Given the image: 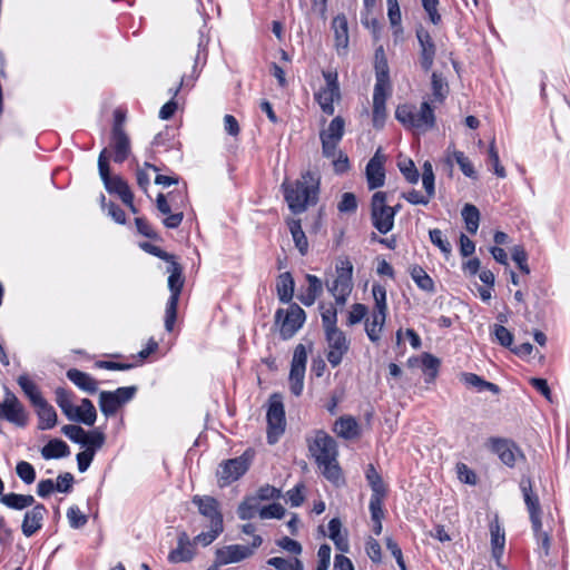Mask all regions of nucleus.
Instances as JSON below:
<instances>
[{"label": "nucleus", "instance_id": "nucleus-12", "mask_svg": "<svg viewBox=\"0 0 570 570\" xmlns=\"http://www.w3.org/2000/svg\"><path fill=\"white\" fill-rule=\"evenodd\" d=\"M323 77L326 86L315 94V99L320 104L322 110L327 115L334 114V100L340 98V88L337 82V73L324 71Z\"/></svg>", "mask_w": 570, "mask_h": 570}, {"label": "nucleus", "instance_id": "nucleus-39", "mask_svg": "<svg viewBox=\"0 0 570 570\" xmlns=\"http://www.w3.org/2000/svg\"><path fill=\"white\" fill-rule=\"evenodd\" d=\"M431 89L433 100L442 104L449 95V83L442 73L436 71L431 75Z\"/></svg>", "mask_w": 570, "mask_h": 570}, {"label": "nucleus", "instance_id": "nucleus-29", "mask_svg": "<svg viewBox=\"0 0 570 570\" xmlns=\"http://www.w3.org/2000/svg\"><path fill=\"white\" fill-rule=\"evenodd\" d=\"M295 282L289 272L282 273L277 277L276 291L278 299L284 303H291L294 295Z\"/></svg>", "mask_w": 570, "mask_h": 570}, {"label": "nucleus", "instance_id": "nucleus-18", "mask_svg": "<svg viewBox=\"0 0 570 570\" xmlns=\"http://www.w3.org/2000/svg\"><path fill=\"white\" fill-rule=\"evenodd\" d=\"M253 556V549L242 544L225 546L216 550V566L243 561Z\"/></svg>", "mask_w": 570, "mask_h": 570}, {"label": "nucleus", "instance_id": "nucleus-17", "mask_svg": "<svg viewBox=\"0 0 570 570\" xmlns=\"http://www.w3.org/2000/svg\"><path fill=\"white\" fill-rule=\"evenodd\" d=\"M385 156L381 154L379 149L374 156L368 160L365 174L367 187L370 190L380 188L385 183V170H384Z\"/></svg>", "mask_w": 570, "mask_h": 570}, {"label": "nucleus", "instance_id": "nucleus-14", "mask_svg": "<svg viewBox=\"0 0 570 570\" xmlns=\"http://www.w3.org/2000/svg\"><path fill=\"white\" fill-rule=\"evenodd\" d=\"M419 42V62L424 72H429L434 63L436 46L430 32L422 26L415 31Z\"/></svg>", "mask_w": 570, "mask_h": 570}, {"label": "nucleus", "instance_id": "nucleus-24", "mask_svg": "<svg viewBox=\"0 0 570 570\" xmlns=\"http://www.w3.org/2000/svg\"><path fill=\"white\" fill-rule=\"evenodd\" d=\"M71 416L70 421L92 426L97 419V411L89 399H82L80 406H75V412H72Z\"/></svg>", "mask_w": 570, "mask_h": 570}, {"label": "nucleus", "instance_id": "nucleus-34", "mask_svg": "<svg viewBox=\"0 0 570 570\" xmlns=\"http://www.w3.org/2000/svg\"><path fill=\"white\" fill-rule=\"evenodd\" d=\"M289 232L292 234L295 247L301 255H306L308 252V240L302 228L301 219L289 218L287 220Z\"/></svg>", "mask_w": 570, "mask_h": 570}, {"label": "nucleus", "instance_id": "nucleus-50", "mask_svg": "<svg viewBox=\"0 0 570 570\" xmlns=\"http://www.w3.org/2000/svg\"><path fill=\"white\" fill-rule=\"evenodd\" d=\"M422 184L425 189V193L429 197H434L435 187H434V173L433 167L430 161H425L422 166Z\"/></svg>", "mask_w": 570, "mask_h": 570}, {"label": "nucleus", "instance_id": "nucleus-44", "mask_svg": "<svg viewBox=\"0 0 570 570\" xmlns=\"http://www.w3.org/2000/svg\"><path fill=\"white\" fill-rule=\"evenodd\" d=\"M99 407L105 416H114L119 410L120 404L115 394L110 391H101L99 394Z\"/></svg>", "mask_w": 570, "mask_h": 570}, {"label": "nucleus", "instance_id": "nucleus-52", "mask_svg": "<svg viewBox=\"0 0 570 570\" xmlns=\"http://www.w3.org/2000/svg\"><path fill=\"white\" fill-rule=\"evenodd\" d=\"M400 171L410 184H416L420 178L419 170L416 169L413 160L404 159L397 164Z\"/></svg>", "mask_w": 570, "mask_h": 570}, {"label": "nucleus", "instance_id": "nucleus-37", "mask_svg": "<svg viewBox=\"0 0 570 570\" xmlns=\"http://www.w3.org/2000/svg\"><path fill=\"white\" fill-rule=\"evenodd\" d=\"M453 160L459 165L461 171L469 178H476V171L469 160V158L464 155L463 151L453 150L450 155V148H448L446 163L450 167H452Z\"/></svg>", "mask_w": 570, "mask_h": 570}, {"label": "nucleus", "instance_id": "nucleus-56", "mask_svg": "<svg viewBox=\"0 0 570 570\" xmlns=\"http://www.w3.org/2000/svg\"><path fill=\"white\" fill-rule=\"evenodd\" d=\"M430 240L433 245L440 248V250L445 255L449 256L452 252V246L450 242L443 237L442 230L435 228L431 229L430 233Z\"/></svg>", "mask_w": 570, "mask_h": 570}, {"label": "nucleus", "instance_id": "nucleus-32", "mask_svg": "<svg viewBox=\"0 0 570 570\" xmlns=\"http://www.w3.org/2000/svg\"><path fill=\"white\" fill-rule=\"evenodd\" d=\"M0 502L12 510H23L35 504V498L31 494L3 493Z\"/></svg>", "mask_w": 570, "mask_h": 570}, {"label": "nucleus", "instance_id": "nucleus-62", "mask_svg": "<svg viewBox=\"0 0 570 570\" xmlns=\"http://www.w3.org/2000/svg\"><path fill=\"white\" fill-rule=\"evenodd\" d=\"M512 259L517 263L520 271L524 274L530 273L528 261V254L524 248L520 245H517L512 248Z\"/></svg>", "mask_w": 570, "mask_h": 570}, {"label": "nucleus", "instance_id": "nucleus-57", "mask_svg": "<svg viewBox=\"0 0 570 570\" xmlns=\"http://www.w3.org/2000/svg\"><path fill=\"white\" fill-rule=\"evenodd\" d=\"M261 519H282L285 515V509L281 503H272L263 507L259 511Z\"/></svg>", "mask_w": 570, "mask_h": 570}, {"label": "nucleus", "instance_id": "nucleus-8", "mask_svg": "<svg viewBox=\"0 0 570 570\" xmlns=\"http://www.w3.org/2000/svg\"><path fill=\"white\" fill-rule=\"evenodd\" d=\"M386 193L376 191L371 200V220L381 233L387 234L393 228V212L386 204Z\"/></svg>", "mask_w": 570, "mask_h": 570}, {"label": "nucleus", "instance_id": "nucleus-26", "mask_svg": "<svg viewBox=\"0 0 570 570\" xmlns=\"http://www.w3.org/2000/svg\"><path fill=\"white\" fill-rule=\"evenodd\" d=\"M413 128L416 129H432L435 125L434 110L428 101L421 104L420 110H414Z\"/></svg>", "mask_w": 570, "mask_h": 570}, {"label": "nucleus", "instance_id": "nucleus-42", "mask_svg": "<svg viewBox=\"0 0 570 570\" xmlns=\"http://www.w3.org/2000/svg\"><path fill=\"white\" fill-rule=\"evenodd\" d=\"M55 395L56 403L61 409L62 413L68 420L72 419L71 414L75 412V405L72 404L73 393L65 387H57Z\"/></svg>", "mask_w": 570, "mask_h": 570}, {"label": "nucleus", "instance_id": "nucleus-54", "mask_svg": "<svg viewBox=\"0 0 570 570\" xmlns=\"http://www.w3.org/2000/svg\"><path fill=\"white\" fill-rule=\"evenodd\" d=\"M209 528H210L209 531L202 532L193 539V541H191L193 546L194 544H202L204 547L209 546L224 531V527L209 525Z\"/></svg>", "mask_w": 570, "mask_h": 570}, {"label": "nucleus", "instance_id": "nucleus-64", "mask_svg": "<svg viewBox=\"0 0 570 570\" xmlns=\"http://www.w3.org/2000/svg\"><path fill=\"white\" fill-rule=\"evenodd\" d=\"M75 478L70 472L60 473L57 478L55 489L61 493H69L72 490Z\"/></svg>", "mask_w": 570, "mask_h": 570}, {"label": "nucleus", "instance_id": "nucleus-48", "mask_svg": "<svg viewBox=\"0 0 570 570\" xmlns=\"http://www.w3.org/2000/svg\"><path fill=\"white\" fill-rule=\"evenodd\" d=\"M267 564L277 570H303V563L299 559L287 560L281 557H273L267 560Z\"/></svg>", "mask_w": 570, "mask_h": 570}, {"label": "nucleus", "instance_id": "nucleus-5", "mask_svg": "<svg viewBox=\"0 0 570 570\" xmlns=\"http://www.w3.org/2000/svg\"><path fill=\"white\" fill-rule=\"evenodd\" d=\"M372 294L375 301V307L372 314V321L367 320L365 324V331L368 338L376 343L380 340V333L385 324L386 314H387V304H386V289L381 284H373Z\"/></svg>", "mask_w": 570, "mask_h": 570}, {"label": "nucleus", "instance_id": "nucleus-43", "mask_svg": "<svg viewBox=\"0 0 570 570\" xmlns=\"http://www.w3.org/2000/svg\"><path fill=\"white\" fill-rule=\"evenodd\" d=\"M365 476L371 487L372 494L386 495L387 489L381 474L376 471L373 464H368L365 471Z\"/></svg>", "mask_w": 570, "mask_h": 570}, {"label": "nucleus", "instance_id": "nucleus-63", "mask_svg": "<svg viewBox=\"0 0 570 570\" xmlns=\"http://www.w3.org/2000/svg\"><path fill=\"white\" fill-rule=\"evenodd\" d=\"M341 213H355L357 209L356 196L353 193H344L337 205Z\"/></svg>", "mask_w": 570, "mask_h": 570}, {"label": "nucleus", "instance_id": "nucleus-9", "mask_svg": "<svg viewBox=\"0 0 570 570\" xmlns=\"http://www.w3.org/2000/svg\"><path fill=\"white\" fill-rule=\"evenodd\" d=\"M266 417L268 424L267 440L269 444H274L278 436L284 433L286 424L283 399L279 394L271 395Z\"/></svg>", "mask_w": 570, "mask_h": 570}, {"label": "nucleus", "instance_id": "nucleus-41", "mask_svg": "<svg viewBox=\"0 0 570 570\" xmlns=\"http://www.w3.org/2000/svg\"><path fill=\"white\" fill-rule=\"evenodd\" d=\"M17 382L33 406L45 399L37 384L27 374L20 375Z\"/></svg>", "mask_w": 570, "mask_h": 570}, {"label": "nucleus", "instance_id": "nucleus-40", "mask_svg": "<svg viewBox=\"0 0 570 570\" xmlns=\"http://www.w3.org/2000/svg\"><path fill=\"white\" fill-rule=\"evenodd\" d=\"M410 275L419 288L428 293L435 291L434 282L430 275L420 265H413L410 268Z\"/></svg>", "mask_w": 570, "mask_h": 570}, {"label": "nucleus", "instance_id": "nucleus-47", "mask_svg": "<svg viewBox=\"0 0 570 570\" xmlns=\"http://www.w3.org/2000/svg\"><path fill=\"white\" fill-rule=\"evenodd\" d=\"M258 511V501L257 498L249 497L246 498L237 509V514L240 520H250L255 517Z\"/></svg>", "mask_w": 570, "mask_h": 570}, {"label": "nucleus", "instance_id": "nucleus-20", "mask_svg": "<svg viewBox=\"0 0 570 570\" xmlns=\"http://www.w3.org/2000/svg\"><path fill=\"white\" fill-rule=\"evenodd\" d=\"M47 512L48 511L42 503H37L32 505L30 511L24 513L21 530L27 538L32 537L42 528V522Z\"/></svg>", "mask_w": 570, "mask_h": 570}, {"label": "nucleus", "instance_id": "nucleus-7", "mask_svg": "<svg viewBox=\"0 0 570 570\" xmlns=\"http://www.w3.org/2000/svg\"><path fill=\"white\" fill-rule=\"evenodd\" d=\"M306 442L316 463L333 460L338 455L336 441L324 430L315 431L314 436L307 438Z\"/></svg>", "mask_w": 570, "mask_h": 570}, {"label": "nucleus", "instance_id": "nucleus-2", "mask_svg": "<svg viewBox=\"0 0 570 570\" xmlns=\"http://www.w3.org/2000/svg\"><path fill=\"white\" fill-rule=\"evenodd\" d=\"M168 287L170 296L166 306L165 327L171 332L177 317V307L179 296L184 286L183 267L175 259L170 262L168 267Z\"/></svg>", "mask_w": 570, "mask_h": 570}, {"label": "nucleus", "instance_id": "nucleus-31", "mask_svg": "<svg viewBox=\"0 0 570 570\" xmlns=\"http://www.w3.org/2000/svg\"><path fill=\"white\" fill-rule=\"evenodd\" d=\"M40 452L45 460H52L68 456L70 454V449L65 441L60 439H52L41 449Z\"/></svg>", "mask_w": 570, "mask_h": 570}, {"label": "nucleus", "instance_id": "nucleus-22", "mask_svg": "<svg viewBox=\"0 0 570 570\" xmlns=\"http://www.w3.org/2000/svg\"><path fill=\"white\" fill-rule=\"evenodd\" d=\"M195 556L191 540L187 532L181 531L177 538V548L168 554V561L171 563H180L191 561Z\"/></svg>", "mask_w": 570, "mask_h": 570}, {"label": "nucleus", "instance_id": "nucleus-60", "mask_svg": "<svg viewBox=\"0 0 570 570\" xmlns=\"http://www.w3.org/2000/svg\"><path fill=\"white\" fill-rule=\"evenodd\" d=\"M385 495L372 494L370 499V512L373 521H379L384 518L383 499Z\"/></svg>", "mask_w": 570, "mask_h": 570}, {"label": "nucleus", "instance_id": "nucleus-6", "mask_svg": "<svg viewBox=\"0 0 570 570\" xmlns=\"http://www.w3.org/2000/svg\"><path fill=\"white\" fill-rule=\"evenodd\" d=\"M249 466L250 456L248 451L244 452L240 456L223 461L216 472L219 488H225L240 479L248 471Z\"/></svg>", "mask_w": 570, "mask_h": 570}, {"label": "nucleus", "instance_id": "nucleus-16", "mask_svg": "<svg viewBox=\"0 0 570 570\" xmlns=\"http://www.w3.org/2000/svg\"><path fill=\"white\" fill-rule=\"evenodd\" d=\"M325 335L330 346L327 361L333 367H336L341 364L343 356L348 351V342L345 334L338 328L327 331L325 332Z\"/></svg>", "mask_w": 570, "mask_h": 570}, {"label": "nucleus", "instance_id": "nucleus-19", "mask_svg": "<svg viewBox=\"0 0 570 570\" xmlns=\"http://www.w3.org/2000/svg\"><path fill=\"white\" fill-rule=\"evenodd\" d=\"M107 149L110 153V158L112 157L115 163H124L131 151L130 139L126 131L118 129L111 130L110 149Z\"/></svg>", "mask_w": 570, "mask_h": 570}, {"label": "nucleus", "instance_id": "nucleus-3", "mask_svg": "<svg viewBox=\"0 0 570 570\" xmlns=\"http://www.w3.org/2000/svg\"><path fill=\"white\" fill-rule=\"evenodd\" d=\"M110 153L104 148L98 157V170L105 188L110 194H117L122 203H130L132 193L128 183L120 176H111L109 167Z\"/></svg>", "mask_w": 570, "mask_h": 570}, {"label": "nucleus", "instance_id": "nucleus-61", "mask_svg": "<svg viewBox=\"0 0 570 570\" xmlns=\"http://www.w3.org/2000/svg\"><path fill=\"white\" fill-rule=\"evenodd\" d=\"M493 334L495 335L497 341L503 347H512L513 343V334L503 325L495 324L493 327Z\"/></svg>", "mask_w": 570, "mask_h": 570}, {"label": "nucleus", "instance_id": "nucleus-25", "mask_svg": "<svg viewBox=\"0 0 570 570\" xmlns=\"http://www.w3.org/2000/svg\"><path fill=\"white\" fill-rule=\"evenodd\" d=\"M36 413L39 417L40 430L52 429L57 424V412L52 405H50L46 399L35 405Z\"/></svg>", "mask_w": 570, "mask_h": 570}, {"label": "nucleus", "instance_id": "nucleus-13", "mask_svg": "<svg viewBox=\"0 0 570 570\" xmlns=\"http://www.w3.org/2000/svg\"><path fill=\"white\" fill-rule=\"evenodd\" d=\"M490 449L500 458L502 463L513 468L518 459H524L521 449L515 442L503 438H490Z\"/></svg>", "mask_w": 570, "mask_h": 570}, {"label": "nucleus", "instance_id": "nucleus-38", "mask_svg": "<svg viewBox=\"0 0 570 570\" xmlns=\"http://www.w3.org/2000/svg\"><path fill=\"white\" fill-rule=\"evenodd\" d=\"M520 489L522 491L525 505L529 514L532 512H541V507L538 495L532 490V481L530 478L523 476L520 481Z\"/></svg>", "mask_w": 570, "mask_h": 570}, {"label": "nucleus", "instance_id": "nucleus-23", "mask_svg": "<svg viewBox=\"0 0 570 570\" xmlns=\"http://www.w3.org/2000/svg\"><path fill=\"white\" fill-rule=\"evenodd\" d=\"M66 375L78 389L89 394H95L98 391L97 381L86 372L78 368H70L67 371Z\"/></svg>", "mask_w": 570, "mask_h": 570}, {"label": "nucleus", "instance_id": "nucleus-15", "mask_svg": "<svg viewBox=\"0 0 570 570\" xmlns=\"http://www.w3.org/2000/svg\"><path fill=\"white\" fill-rule=\"evenodd\" d=\"M191 502L198 508V512L209 520V525L224 527L220 505L216 498L210 495H194Z\"/></svg>", "mask_w": 570, "mask_h": 570}, {"label": "nucleus", "instance_id": "nucleus-11", "mask_svg": "<svg viewBox=\"0 0 570 570\" xmlns=\"http://www.w3.org/2000/svg\"><path fill=\"white\" fill-rule=\"evenodd\" d=\"M0 416L20 428L28 424V413L23 404L9 391L6 393L1 403Z\"/></svg>", "mask_w": 570, "mask_h": 570}, {"label": "nucleus", "instance_id": "nucleus-51", "mask_svg": "<svg viewBox=\"0 0 570 570\" xmlns=\"http://www.w3.org/2000/svg\"><path fill=\"white\" fill-rule=\"evenodd\" d=\"M422 365L424 371L429 375L426 382H432L438 375L440 360L430 353H424L422 355Z\"/></svg>", "mask_w": 570, "mask_h": 570}, {"label": "nucleus", "instance_id": "nucleus-27", "mask_svg": "<svg viewBox=\"0 0 570 570\" xmlns=\"http://www.w3.org/2000/svg\"><path fill=\"white\" fill-rule=\"evenodd\" d=\"M334 30L335 47L337 50H345L348 46V24L344 14L336 16L332 21Z\"/></svg>", "mask_w": 570, "mask_h": 570}, {"label": "nucleus", "instance_id": "nucleus-35", "mask_svg": "<svg viewBox=\"0 0 570 570\" xmlns=\"http://www.w3.org/2000/svg\"><path fill=\"white\" fill-rule=\"evenodd\" d=\"M317 465L322 468V474L327 481L336 487L344 483L342 469L337 462V458H334L333 460H326L325 462H320Z\"/></svg>", "mask_w": 570, "mask_h": 570}, {"label": "nucleus", "instance_id": "nucleus-36", "mask_svg": "<svg viewBox=\"0 0 570 570\" xmlns=\"http://www.w3.org/2000/svg\"><path fill=\"white\" fill-rule=\"evenodd\" d=\"M461 381L468 386V387H474L476 391L481 392L484 390H488L492 392L493 394L500 393V387L491 382L485 381L481 376L474 373H462L461 374Z\"/></svg>", "mask_w": 570, "mask_h": 570}, {"label": "nucleus", "instance_id": "nucleus-58", "mask_svg": "<svg viewBox=\"0 0 570 570\" xmlns=\"http://www.w3.org/2000/svg\"><path fill=\"white\" fill-rule=\"evenodd\" d=\"M67 518L70 527L73 529L82 528L88 521L87 515L83 514L77 507H70L68 509Z\"/></svg>", "mask_w": 570, "mask_h": 570}, {"label": "nucleus", "instance_id": "nucleus-1", "mask_svg": "<svg viewBox=\"0 0 570 570\" xmlns=\"http://www.w3.org/2000/svg\"><path fill=\"white\" fill-rule=\"evenodd\" d=\"M282 189L289 210L295 215L302 214L318 200L320 176L317 173L307 170L294 183L285 180Z\"/></svg>", "mask_w": 570, "mask_h": 570}, {"label": "nucleus", "instance_id": "nucleus-4", "mask_svg": "<svg viewBox=\"0 0 570 570\" xmlns=\"http://www.w3.org/2000/svg\"><path fill=\"white\" fill-rule=\"evenodd\" d=\"M305 320V311L296 303H291L287 308H278L275 313V325L279 327V335L283 340L292 338L303 326Z\"/></svg>", "mask_w": 570, "mask_h": 570}, {"label": "nucleus", "instance_id": "nucleus-10", "mask_svg": "<svg viewBox=\"0 0 570 570\" xmlns=\"http://www.w3.org/2000/svg\"><path fill=\"white\" fill-rule=\"evenodd\" d=\"M307 352L303 344H298L293 353L289 371V389L295 396H299L304 387Z\"/></svg>", "mask_w": 570, "mask_h": 570}, {"label": "nucleus", "instance_id": "nucleus-55", "mask_svg": "<svg viewBox=\"0 0 570 570\" xmlns=\"http://www.w3.org/2000/svg\"><path fill=\"white\" fill-rule=\"evenodd\" d=\"M415 108L411 105H401L395 110V118L404 126L413 128Z\"/></svg>", "mask_w": 570, "mask_h": 570}, {"label": "nucleus", "instance_id": "nucleus-46", "mask_svg": "<svg viewBox=\"0 0 570 570\" xmlns=\"http://www.w3.org/2000/svg\"><path fill=\"white\" fill-rule=\"evenodd\" d=\"M344 119L341 116H337L332 119L327 129L321 131L320 137H324L325 139H331L340 142L344 135Z\"/></svg>", "mask_w": 570, "mask_h": 570}, {"label": "nucleus", "instance_id": "nucleus-53", "mask_svg": "<svg viewBox=\"0 0 570 570\" xmlns=\"http://www.w3.org/2000/svg\"><path fill=\"white\" fill-rule=\"evenodd\" d=\"M16 473L26 484H31L36 480V470L27 461H19L16 465Z\"/></svg>", "mask_w": 570, "mask_h": 570}, {"label": "nucleus", "instance_id": "nucleus-30", "mask_svg": "<svg viewBox=\"0 0 570 570\" xmlns=\"http://www.w3.org/2000/svg\"><path fill=\"white\" fill-rule=\"evenodd\" d=\"M490 533H491V546H492V556L497 561V564L501 567V558L504 550L505 537L504 532L501 529L498 521H494L490 524Z\"/></svg>", "mask_w": 570, "mask_h": 570}, {"label": "nucleus", "instance_id": "nucleus-28", "mask_svg": "<svg viewBox=\"0 0 570 570\" xmlns=\"http://www.w3.org/2000/svg\"><path fill=\"white\" fill-rule=\"evenodd\" d=\"M374 57H375L374 69H375V78H376L375 83H381V86H389L390 69H389V63H387L384 48L382 46L376 48Z\"/></svg>", "mask_w": 570, "mask_h": 570}, {"label": "nucleus", "instance_id": "nucleus-33", "mask_svg": "<svg viewBox=\"0 0 570 570\" xmlns=\"http://www.w3.org/2000/svg\"><path fill=\"white\" fill-rule=\"evenodd\" d=\"M334 432L345 440H352L358 435V424L352 416H342L335 422Z\"/></svg>", "mask_w": 570, "mask_h": 570}, {"label": "nucleus", "instance_id": "nucleus-21", "mask_svg": "<svg viewBox=\"0 0 570 570\" xmlns=\"http://www.w3.org/2000/svg\"><path fill=\"white\" fill-rule=\"evenodd\" d=\"M386 87L375 83L373 91V126L376 129L383 128L386 119Z\"/></svg>", "mask_w": 570, "mask_h": 570}, {"label": "nucleus", "instance_id": "nucleus-59", "mask_svg": "<svg viewBox=\"0 0 570 570\" xmlns=\"http://www.w3.org/2000/svg\"><path fill=\"white\" fill-rule=\"evenodd\" d=\"M61 432L75 443H79V444L85 443L83 436H86V431L80 425H76V424L63 425L61 429Z\"/></svg>", "mask_w": 570, "mask_h": 570}, {"label": "nucleus", "instance_id": "nucleus-49", "mask_svg": "<svg viewBox=\"0 0 570 570\" xmlns=\"http://www.w3.org/2000/svg\"><path fill=\"white\" fill-rule=\"evenodd\" d=\"M83 441L85 443H81V445L86 446V449H92L94 453H96V451L101 449L105 444L106 435L99 430H94L89 433L86 432Z\"/></svg>", "mask_w": 570, "mask_h": 570}, {"label": "nucleus", "instance_id": "nucleus-45", "mask_svg": "<svg viewBox=\"0 0 570 570\" xmlns=\"http://www.w3.org/2000/svg\"><path fill=\"white\" fill-rule=\"evenodd\" d=\"M462 218L465 223L466 230L474 235L478 232L480 223V212L472 204H465L462 212Z\"/></svg>", "mask_w": 570, "mask_h": 570}]
</instances>
